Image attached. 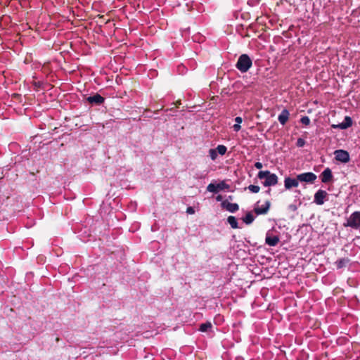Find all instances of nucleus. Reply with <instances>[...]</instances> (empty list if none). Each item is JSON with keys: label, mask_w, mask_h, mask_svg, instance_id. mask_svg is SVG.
I'll list each match as a JSON object with an SVG mask.
<instances>
[{"label": "nucleus", "mask_w": 360, "mask_h": 360, "mask_svg": "<svg viewBox=\"0 0 360 360\" xmlns=\"http://www.w3.org/2000/svg\"><path fill=\"white\" fill-rule=\"evenodd\" d=\"M233 130L236 131V132H238L241 129V127L239 124H235L233 126Z\"/></svg>", "instance_id": "obj_26"}, {"label": "nucleus", "mask_w": 360, "mask_h": 360, "mask_svg": "<svg viewBox=\"0 0 360 360\" xmlns=\"http://www.w3.org/2000/svg\"><path fill=\"white\" fill-rule=\"evenodd\" d=\"M305 141L304 139H302V138H299L297 141V143H296V145L297 147H303L304 145H305Z\"/></svg>", "instance_id": "obj_24"}, {"label": "nucleus", "mask_w": 360, "mask_h": 360, "mask_svg": "<svg viewBox=\"0 0 360 360\" xmlns=\"http://www.w3.org/2000/svg\"><path fill=\"white\" fill-rule=\"evenodd\" d=\"M252 65V59L248 54L244 53L239 56L236 67L240 72L244 73L249 70Z\"/></svg>", "instance_id": "obj_2"}, {"label": "nucleus", "mask_w": 360, "mask_h": 360, "mask_svg": "<svg viewBox=\"0 0 360 360\" xmlns=\"http://www.w3.org/2000/svg\"><path fill=\"white\" fill-rule=\"evenodd\" d=\"M259 201H258L255 205V208H254L255 212L257 215L266 214L270 208L271 202L269 200H266L265 202V203L264 205H262V206H259Z\"/></svg>", "instance_id": "obj_7"}, {"label": "nucleus", "mask_w": 360, "mask_h": 360, "mask_svg": "<svg viewBox=\"0 0 360 360\" xmlns=\"http://www.w3.org/2000/svg\"><path fill=\"white\" fill-rule=\"evenodd\" d=\"M230 188V186L226 183L225 181H221L219 183L214 184H210L207 186V191L213 193H217L219 191L229 189Z\"/></svg>", "instance_id": "obj_4"}, {"label": "nucleus", "mask_w": 360, "mask_h": 360, "mask_svg": "<svg viewBox=\"0 0 360 360\" xmlns=\"http://www.w3.org/2000/svg\"><path fill=\"white\" fill-rule=\"evenodd\" d=\"M209 155L212 160H216V158H217V152L215 149H210L209 150Z\"/></svg>", "instance_id": "obj_23"}, {"label": "nucleus", "mask_w": 360, "mask_h": 360, "mask_svg": "<svg viewBox=\"0 0 360 360\" xmlns=\"http://www.w3.org/2000/svg\"><path fill=\"white\" fill-rule=\"evenodd\" d=\"M212 328V324L210 322H206V323H202L200 326V331L201 332H206L209 329H210Z\"/></svg>", "instance_id": "obj_19"}, {"label": "nucleus", "mask_w": 360, "mask_h": 360, "mask_svg": "<svg viewBox=\"0 0 360 360\" xmlns=\"http://www.w3.org/2000/svg\"><path fill=\"white\" fill-rule=\"evenodd\" d=\"M320 178L322 183L326 184L330 182L333 179L332 171L330 168H326L321 174Z\"/></svg>", "instance_id": "obj_10"}, {"label": "nucleus", "mask_w": 360, "mask_h": 360, "mask_svg": "<svg viewBox=\"0 0 360 360\" xmlns=\"http://www.w3.org/2000/svg\"><path fill=\"white\" fill-rule=\"evenodd\" d=\"M257 177L259 179H265L262 183L264 186H272L278 184V178L276 174L271 173L269 170L259 171L257 174Z\"/></svg>", "instance_id": "obj_1"}, {"label": "nucleus", "mask_w": 360, "mask_h": 360, "mask_svg": "<svg viewBox=\"0 0 360 360\" xmlns=\"http://www.w3.org/2000/svg\"><path fill=\"white\" fill-rule=\"evenodd\" d=\"M255 220V217L251 212L246 213L245 216L243 217V221L246 224H250Z\"/></svg>", "instance_id": "obj_17"}, {"label": "nucleus", "mask_w": 360, "mask_h": 360, "mask_svg": "<svg viewBox=\"0 0 360 360\" xmlns=\"http://www.w3.org/2000/svg\"><path fill=\"white\" fill-rule=\"evenodd\" d=\"M222 207L225 208L227 211L231 213H234L238 210L239 206L237 203H231L227 200H224L221 202Z\"/></svg>", "instance_id": "obj_12"}, {"label": "nucleus", "mask_w": 360, "mask_h": 360, "mask_svg": "<svg viewBox=\"0 0 360 360\" xmlns=\"http://www.w3.org/2000/svg\"><path fill=\"white\" fill-rule=\"evenodd\" d=\"M243 120L240 117H236L235 118V122H236V124H240L242 122Z\"/></svg>", "instance_id": "obj_28"}, {"label": "nucleus", "mask_w": 360, "mask_h": 360, "mask_svg": "<svg viewBox=\"0 0 360 360\" xmlns=\"http://www.w3.org/2000/svg\"><path fill=\"white\" fill-rule=\"evenodd\" d=\"M299 179H292L290 177H285L284 179V186L287 190H290L292 187H297L299 185Z\"/></svg>", "instance_id": "obj_11"}, {"label": "nucleus", "mask_w": 360, "mask_h": 360, "mask_svg": "<svg viewBox=\"0 0 360 360\" xmlns=\"http://www.w3.org/2000/svg\"><path fill=\"white\" fill-rule=\"evenodd\" d=\"M328 193L326 191L319 189L314 194V202L319 205H321L324 203Z\"/></svg>", "instance_id": "obj_8"}, {"label": "nucleus", "mask_w": 360, "mask_h": 360, "mask_svg": "<svg viewBox=\"0 0 360 360\" xmlns=\"http://www.w3.org/2000/svg\"><path fill=\"white\" fill-rule=\"evenodd\" d=\"M186 213L189 214H193L195 213V210L193 207H188L187 209H186Z\"/></svg>", "instance_id": "obj_25"}, {"label": "nucleus", "mask_w": 360, "mask_h": 360, "mask_svg": "<svg viewBox=\"0 0 360 360\" xmlns=\"http://www.w3.org/2000/svg\"><path fill=\"white\" fill-rule=\"evenodd\" d=\"M250 192L253 193H259V191H260V188L259 186H256V185H250L248 186V187L247 188Z\"/></svg>", "instance_id": "obj_21"}, {"label": "nucleus", "mask_w": 360, "mask_h": 360, "mask_svg": "<svg viewBox=\"0 0 360 360\" xmlns=\"http://www.w3.org/2000/svg\"><path fill=\"white\" fill-rule=\"evenodd\" d=\"M216 200H217V201H221V200H222V197H221V195H217V196L216 197Z\"/></svg>", "instance_id": "obj_29"}, {"label": "nucleus", "mask_w": 360, "mask_h": 360, "mask_svg": "<svg viewBox=\"0 0 360 360\" xmlns=\"http://www.w3.org/2000/svg\"><path fill=\"white\" fill-rule=\"evenodd\" d=\"M352 124V118L349 116H346L345 117V120L344 122H342V123L339 124L337 126H333V127H338L341 129H345L349 127H351Z\"/></svg>", "instance_id": "obj_15"}, {"label": "nucleus", "mask_w": 360, "mask_h": 360, "mask_svg": "<svg viewBox=\"0 0 360 360\" xmlns=\"http://www.w3.org/2000/svg\"><path fill=\"white\" fill-rule=\"evenodd\" d=\"M317 176L313 172H304L297 175V179L301 182L312 184L315 181Z\"/></svg>", "instance_id": "obj_5"}, {"label": "nucleus", "mask_w": 360, "mask_h": 360, "mask_svg": "<svg viewBox=\"0 0 360 360\" xmlns=\"http://www.w3.org/2000/svg\"><path fill=\"white\" fill-rule=\"evenodd\" d=\"M215 150L219 155H224L226 153L227 148L224 145H219Z\"/></svg>", "instance_id": "obj_20"}, {"label": "nucleus", "mask_w": 360, "mask_h": 360, "mask_svg": "<svg viewBox=\"0 0 360 360\" xmlns=\"http://www.w3.org/2000/svg\"><path fill=\"white\" fill-rule=\"evenodd\" d=\"M255 167L257 169H262V168L263 165H262V162H256L255 163Z\"/></svg>", "instance_id": "obj_27"}, {"label": "nucleus", "mask_w": 360, "mask_h": 360, "mask_svg": "<svg viewBox=\"0 0 360 360\" xmlns=\"http://www.w3.org/2000/svg\"><path fill=\"white\" fill-rule=\"evenodd\" d=\"M105 98L98 94H96L94 96H89L87 101L90 103L101 104L104 102Z\"/></svg>", "instance_id": "obj_14"}, {"label": "nucleus", "mask_w": 360, "mask_h": 360, "mask_svg": "<svg viewBox=\"0 0 360 360\" xmlns=\"http://www.w3.org/2000/svg\"><path fill=\"white\" fill-rule=\"evenodd\" d=\"M289 111L287 109H283L278 115V120L282 125H285L289 119Z\"/></svg>", "instance_id": "obj_13"}, {"label": "nucleus", "mask_w": 360, "mask_h": 360, "mask_svg": "<svg viewBox=\"0 0 360 360\" xmlns=\"http://www.w3.org/2000/svg\"><path fill=\"white\" fill-rule=\"evenodd\" d=\"M280 241L278 236L271 235L269 232L266 235L265 243L269 246H276Z\"/></svg>", "instance_id": "obj_9"}, {"label": "nucleus", "mask_w": 360, "mask_h": 360, "mask_svg": "<svg viewBox=\"0 0 360 360\" xmlns=\"http://www.w3.org/2000/svg\"><path fill=\"white\" fill-rule=\"evenodd\" d=\"M335 158L336 160L342 163H347L349 161V154L347 151L344 150H336L334 152Z\"/></svg>", "instance_id": "obj_6"}, {"label": "nucleus", "mask_w": 360, "mask_h": 360, "mask_svg": "<svg viewBox=\"0 0 360 360\" xmlns=\"http://www.w3.org/2000/svg\"><path fill=\"white\" fill-rule=\"evenodd\" d=\"M270 193H271V189H269V190L266 191V193L267 194H270Z\"/></svg>", "instance_id": "obj_30"}, {"label": "nucleus", "mask_w": 360, "mask_h": 360, "mask_svg": "<svg viewBox=\"0 0 360 360\" xmlns=\"http://www.w3.org/2000/svg\"><path fill=\"white\" fill-rule=\"evenodd\" d=\"M227 221L232 229H238V224L236 218L234 216H229L227 218Z\"/></svg>", "instance_id": "obj_18"}, {"label": "nucleus", "mask_w": 360, "mask_h": 360, "mask_svg": "<svg viewBox=\"0 0 360 360\" xmlns=\"http://www.w3.org/2000/svg\"><path fill=\"white\" fill-rule=\"evenodd\" d=\"M345 227H350L354 229H360V212L355 211L352 213L343 224Z\"/></svg>", "instance_id": "obj_3"}, {"label": "nucleus", "mask_w": 360, "mask_h": 360, "mask_svg": "<svg viewBox=\"0 0 360 360\" xmlns=\"http://www.w3.org/2000/svg\"><path fill=\"white\" fill-rule=\"evenodd\" d=\"M349 262V259L347 257L341 258L338 259L335 262V265L338 269H342L347 266V264Z\"/></svg>", "instance_id": "obj_16"}, {"label": "nucleus", "mask_w": 360, "mask_h": 360, "mask_svg": "<svg viewBox=\"0 0 360 360\" xmlns=\"http://www.w3.org/2000/svg\"><path fill=\"white\" fill-rule=\"evenodd\" d=\"M300 122L302 124L308 126L310 124V119L308 116H303L300 119Z\"/></svg>", "instance_id": "obj_22"}]
</instances>
